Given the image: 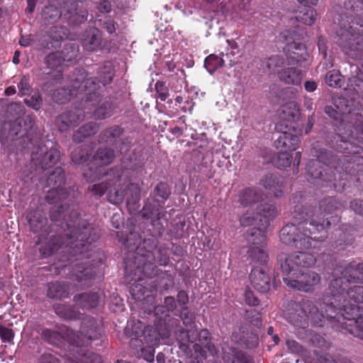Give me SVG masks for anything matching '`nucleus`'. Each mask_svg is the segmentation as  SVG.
Listing matches in <instances>:
<instances>
[{"instance_id": "nucleus-1", "label": "nucleus", "mask_w": 363, "mask_h": 363, "mask_svg": "<svg viewBox=\"0 0 363 363\" xmlns=\"http://www.w3.org/2000/svg\"><path fill=\"white\" fill-rule=\"evenodd\" d=\"M79 216L77 210L64 207L60 220L51 219L54 223L48 226L45 213L39 209L29 212L27 218L31 231L42 232L36 241L40 245V257L47 258L62 250L55 263L57 273L72 264L69 278L77 286L85 288L91 286L97 267L102 263L101 254L92 250V243L99 238L100 230Z\"/></svg>"}, {"instance_id": "nucleus-2", "label": "nucleus", "mask_w": 363, "mask_h": 363, "mask_svg": "<svg viewBox=\"0 0 363 363\" xmlns=\"http://www.w3.org/2000/svg\"><path fill=\"white\" fill-rule=\"evenodd\" d=\"M171 194V189L167 183L159 182L150 195L142 209L143 218L151 220L152 229H149L150 238H143L135 230H130L125 238L121 232H116L119 242H123L127 250L128 256L125 259L133 260V267L136 270L147 277H155L159 269L155 265V255L153 250L157 245V239L164 232V226L162 221L165 222L167 212L162 209L165 201Z\"/></svg>"}, {"instance_id": "nucleus-3", "label": "nucleus", "mask_w": 363, "mask_h": 363, "mask_svg": "<svg viewBox=\"0 0 363 363\" xmlns=\"http://www.w3.org/2000/svg\"><path fill=\"white\" fill-rule=\"evenodd\" d=\"M342 207L341 202L335 197L328 196L319 201L320 213L311 206L297 204L292 212L294 223L284 225L279 232V239L285 245L307 250L315 247L316 244L326 238L325 228L332 223L328 215L333 214Z\"/></svg>"}, {"instance_id": "nucleus-4", "label": "nucleus", "mask_w": 363, "mask_h": 363, "mask_svg": "<svg viewBox=\"0 0 363 363\" xmlns=\"http://www.w3.org/2000/svg\"><path fill=\"white\" fill-rule=\"evenodd\" d=\"M316 160H312L307 164L308 179L320 188L334 189L343 191L353 176L363 172V157L337 155L331 151L313 147Z\"/></svg>"}, {"instance_id": "nucleus-5", "label": "nucleus", "mask_w": 363, "mask_h": 363, "mask_svg": "<svg viewBox=\"0 0 363 363\" xmlns=\"http://www.w3.org/2000/svg\"><path fill=\"white\" fill-rule=\"evenodd\" d=\"M284 307V318L293 326L294 333L300 339H306L311 334L309 322L316 327L330 325L327 315V313H330V308L324 303L323 298L320 304V311L308 299H303L300 302L290 301Z\"/></svg>"}, {"instance_id": "nucleus-6", "label": "nucleus", "mask_w": 363, "mask_h": 363, "mask_svg": "<svg viewBox=\"0 0 363 363\" xmlns=\"http://www.w3.org/2000/svg\"><path fill=\"white\" fill-rule=\"evenodd\" d=\"M65 183V171L61 167H56L46 180V186L51 187V189L48 191L45 200L48 203L54 205L50 210V217L52 220H60L64 213V207H74L78 198L79 193L74 186L64 188L62 186Z\"/></svg>"}, {"instance_id": "nucleus-7", "label": "nucleus", "mask_w": 363, "mask_h": 363, "mask_svg": "<svg viewBox=\"0 0 363 363\" xmlns=\"http://www.w3.org/2000/svg\"><path fill=\"white\" fill-rule=\"evenodd\" d=\"M335 274L340 277L331 280L327 291L323 295L324 303L329 306L331 312L333 306L340 303L350 283H363V262L358 264L348 263L340 265L335 269Z\"/></svg>"}, {"instance_id": "nucleus-8", "label": "nucleus", "mask_w": 363, "mask_h": 363, "mask_svg": "<svg viewBox=\"0 0 363 363\" xmlns=\"http://www.w3.org/2000/svg\"><path fill=\"white\" fill-rule=\"evenodd\" d=\"M333 312L327 313L330 325L336 331L350 334L363 340V316H359L361 308L357 304L337 303L333 306Z\"/></svg>"}, {"instance_id": "nucleus-9", "label": "nucleus", "mask_w": 363, "mask_h": 363, "mask_svg": "<svg viewBox=\"0 0 363 363\" xmlns=\"http://www.w3.org/2000/svg\"><path fill=\"white\" fill-rule=\"evenodd\" d=\"M277 216L276 207L270 203H264L257 208L256 214L247 213L240 219V224L243 226L255 225L256 227L250 230L247 240L250 247L267 246V237L264 231L269 226L270 222Z\"/></svg>"}, {"instance_id": "nucleus-10", "label": "nucleus", "mask_w": 363, "mask_h": 363, "mask_svg": "<svg viewBox=\"0 0 363 363\" xmlns=\"http://www.w3.org/2000/svg\"><path fill=\"white\" fill-rule=\"evenodd\" d=\"M306 36V29L299 26L285 30L280 33L279 38L285 44L283 51L288 65L299 66L308 60L309 52L302 42Z\"/></svg>"}, {"instance_id": "nucleus-11", "label": "nucleus", "mask_w": 363, "mask_h": 363, "mask_svg": "<svg viewBox=\"0 0 363 363\" xmlns=\"http://www.w3.org/2000/svg\"><path fill=\"white\" fill-rule=\"evenodd\" d=\"M115 74V68L112 63L106 62L98 67L95 77L87 78V75L81 81L85 94L82 100H84L86 104L91 103V105L99 103L102 98V88L111 84Z\"/></svg>"}, {"instance_id": "nucleus-12", "label": "nucleus", "mask_w": 363, "mask_h": 363, "mask_svg": "<svg viewBox=\"0 0 363 363\" xmlns=\"http://www.w3.org/2000/svg\"><path fill=\"white\" fill-rule=\"evenodd\" d=\"M104 335L103 320L92 316L84 317L81 322L79 333L73 330L72 347H89Z\"/></svg>"}, {"instance_id": "nucleus-13", "label": "nucleus", "mask_w": 363, "mask_h": 363, "mask_svg": "<svg viewBox=\"0 0 363 363\" xmlns=\"http://www.w3.org/2000/svg\"><path fill=\"white\" fill-rule=\"evenodd\" d=\"M277 262L283 276H285L296 274L302 271V268L313 267L316 262V258L313 254L303 251L281 252L277 257Z\"/></svg>"}, {"instance_id": "nucleus-14", "label": "nucleus", "mask_w": 363, "mask_h": 363, "mask_svg": "<svg viewBox=\"0 0 363 363\" xmlns=\"http://www.w3.org/2000/svg\"><path fill=\"white\" fill-rule=\"evenodd\" d=\"M353 127L356 131L355 136L352 133L347 140L340 134H336L333 138L335 143L333 144V147L338 152L346 154L347 156L359 155L363 151L362 146L354 141L358 140L363 144V118L361 115L356 116Z\"/></svg>"}, {"instance_id": "nucleus-15", "label": "nucleus", "mask_w": 363, "mask_h": 363, "mask_svg": "<svg viewBox=\"0 0 363 363\" xmlns=\"http://www.w3.org/2000/svg\"><path fill=\"white\" fill-rule=\"evenodd\" d=\"M180 318L186 328L179 326L175 330L176 338L179 342V348L186 354H191L189 344L196 340L197 331L195 325V315L187 307H183L180 313Z\"/></svg>"}, {"instance_id": "nucleus-16", "label": "nucleus", "mask_w": 363, "mask_h": 363, "mask_svg": "<svg viewBox=\"0 0 363 363\" xmlns=\"http://www.w3.org/2000/svg\"><path fill=\"white\" fill-rule=\"evenodd\" d=\"M7 111L11 114L13 112V116H18L19 121H21V124L23 126L22 130L24 132L22 135V140L25 144L23 145V148L30 150L31 145L37 144L40 140L35 128V117L32 115H26L20 117L24 111V107L20 103H11L9 105Z\"/></svg>"}, {"instance_id": "nucleus-17", "label": "nucleus", "mask_w": 363, "mask_h": 363, "mask_svg": "<svg viewBox=\"0 0 363 363\" xmlns=\"http://www.w3.org/2000/svg\"><path fill=\"white\" fill-rule=\"evenodd\" d=\"M363 1L360 0H345L344 1L345 11L339 14L337 21H340L342 16H349V22L347 28L349 30V38L351 34L359 35L363 38Z\"/></svg>"}, {"instance_id": "nucleus-18", "label": "nucleus", "mask_w": 363, "mask_h": 363, "mask_svg": "<svg viewBox=\"0 0 363 363\" xmlns=\"http://www.w3.org/2000/svg\"><path fill=\"white\" fill-rule=\"evenodd\" d=\"M52 145L48 150L45 145H43L40 140L34 145H31V160L36 164L41 167L42 169H46L53 167L59 160L60 152L59 149L53 145V143L50 142Z\"/></svg>"}, {"instance_id": "nucleus-19", "label": "nucleus", "mask_w": 363, "mask_h": 363, "mask_svg": "<svg viewBox=\"0 0 363 363\" xmlns=\"http://www.w3.org/2000/svg\"><path fill=\"white\" fill-rule=\"evenodd\" d=\"M72 79L71 85L67 88H60L54 91L52 99L57 104H65L72 98L84 94L82 80L87 76V72L84 68H76Z\"/></svg>"}, {"instance_id": "nucleus-20", "label": "nucleus", "mask_w": 363, "mask_h": 363, "mask_svg": "<svg viewBox=\"0 0 363 363\" xmlns=\"http://www.w3.org/2000/svg\"><path fill=\"white\" fill-rule=\"evenodd\" d=\"M320 276L313 271H301L296 274L283 276V281L288 287L305 292L313 291L314 286L320 283Z\"/></svg>"}, {"instance_id": "nucleus-21", "label": "nucleus", "mask_w": 363, "mask_h": 363, "mask_svg": "<svg viewBox=\"0 0 363 363\" xmlns=\"http://www.w3.org/2000/svg\"><path fill=\"white\" fill-rule=\"evenodd\" d=\"M301 130L295 125H285V130H281L279 138L274 141L275 147L279 151H294L300 143Z\"/></svg>"}, {"instance_id": "nucleus-22", "label": "nucleus", "mask_w": 363, "mask_h": 363, "mask_svg": "<svg viewBox=\"0 0 363 363\" xmlns=\"http://www.w3.org/2000/svg\"><path fill=\"white\" fill-rule=\"evenodd\" d=\"M73 330L67 326L62 325L57 329L44 328L41 332V338L47 343L60 347L65 341L72 346Z\"/></svg>"}, {"instance_id": "nucleus-23", "label": "nucleus", "mask_w": 363, "mask_h": 363, "mask_svg": "<svg viewBox=\"0 0 363 363\" xmlns=\"http://www.w3.org/2000/svg\"><path fill=\"white\" fill-rule=\"evenodd\" d=\"M170 335V330L165 322L158 320L153 326L147 325L143 338L145 344L152 345L154 348L155 346L160 343L161 340H164L168 339Z\"/></svg>"}, {"instance_id": "nucleus-24", "label": "nucleus", "mask_w": 363, "mask_h": 363, "mask_svg": "<svg viewBox=\"0 0 363 363\" xmlns=\"http://www.w3.org/2000/svg\"><path fill=\"white\" fill-rule=\"evenodd\" d=\"M199 343H190L189 346L192 345L193 350L196 354V359L199 357L206 358L208 353L212 356L217 354V349L214 344L211 342V333L207 329H202L200 332L197 333V338ZM191 349V347H189Z\"/></svg>"}, {"instance_id": "nucleus-25", "label": "nucleus", "mask_w": 363, "mask_h": 363, "mask_svg": "<svg viewBox=\"0 0 363 363\" xmlns=\"http://www.w3.org/2000/svg\"><path fill=\"white\" fill-rule=\"evenodd\" d=\"M84 118V111L80 108L67 111L59 115L55 120V124L61 133L67 131L70 128L79 125Z\"/></svg>"}, {"instance_id": "nucleus-26", "label": "nucleus", "mask_w": 363, "mask_h": 363, "mask_svg": "<svg viewBox=\"0 0 363 363\" xmlns=\"http://www.w3.org/2000/svg\"><path fill=\"white\" fill-rule=\"evenodd\" d=\"M121 169L119 168L111 169L106 176L107 179L99 184H93L89 187V190L94 195L101 197L112 186L116 185L121 178Z\"/></svg>"}, {"instance_id": "nucleus-27", "label": "nucleus", "mask_w": 363, "mask_h": 363, "mask_svg": "<svg viewBox=\"0 0 363 363\" xmlns=\"http://www.w3.org/2000/svg\"><path fill=\"white\" fill-rule=\"evenodd\" d=\"M131 352L138 358H143L148 362L155 359V348L145 344L143 337H131L130 340Z\"/></svg>"}, {"instance_id": "nucleus-28", "label": "nucleus", "mask_w": 363, "mask_h": 363, "mask_svg": "<svg viewBox=\"0 0 363 363\" xmlns=\"http://www.w3.org/2000/svg\"><path fill=\"white\" fill-rule=\"evenodd\" d=\"M124 132V128L120 125H111L101 131L99 135L100 140L116 148L122 149V145L125 144V141L121 138V136Z\"/></svg>"}, {"instance_id": "nucleus-29", "label": "nucleus", "mask_w": 363, "mask_h": 363, "mask_svg": "<svg viewBox=\"0 0 363 363\" xmlns=\"http://www.w3.org/2000/svg\"><path fill=\"white\" fill-rule=\"evenodd\" d=\"M81 43L84 50L88 52L96 51L102 43V35L99 29L91 27L82 35Z\"/></svg>"}, {"instance_id": "nucleus-30", "label": "nucleus", "mask_w": 363, "mask_h": 363, "mask_svg": "<svg viewBox=\"0 0 363 363\" xmlns=\"http://www.w3.org/2000/svg\"><path fill=\"white\" fill-rule=\"evenodd\" d=\"M250 279L252 286L257 291L264 294L269 291L271 279L262 268H253L250 274Z\"/></svg>"}, {"instance_id": "nucleus-31", "label": "nucleus", "mask_w": 363, "mask_h": 363, "mask_svg": "<svg viewBox=\"0 0 363 363\" xmlns=\"http://www.w3.org/2000/svg\"><path fill=\"white\" fill-rule=\"evenodd\" d=\"M259 185L271 191L275 197L283 194L284 179L277 174H265L259 182Z\"/></svg>"}, {"instance_id": "nucleus-32", "label": "nucleus", "mask_w": 363, "mask_h": 363, "mask_svg": "<svg viewBox=\"0 0 363 363\" xmlns=\"http://www.w3.org/2000/svg\"><path fill=\"white\" fill-rule=\"evenodd\" d=\"M64 3L65 10L67 12V13H65L64 15L67 18L69 24L73 26L79 25L87 20V11L79 9L78 4L76 1Z\"/></svg>"}, {"instance_id": "nucleus-33", "label": "nucleus", "mask_w": 363, "mask_h": 363, "mask_svg": "<svg viewBox=\"0 0 363 363\" xmlns=\"http://www.w3.org/2000/svg\"><path fill=\"white\" fill-rule=\"evenodd\" d=\"M88 347H73L74 354L69 357L71 363H102L101 357L87 349Z\"/></svg>"}, {"instance_id": "nucleus-34", "label": "nucleus", "mask_w": 363, "mask_h": 363, "mask_svg": "<svg viewBox=\"0 0 363 363\" xmlns=\"http://www.w3.org/2000/svg\"><path fill=\"white\" fill-rule=\"evenodd\" d=\"M279 80L290 85H300L303 78L302 71L295 67H283L277 73Z\"/></svg>"}, {"instance_id": "nucleus-35", "label": "nucleus", "mask_w": 363, "mask_h": 363, "mask_svg": "<svg viewBox=\"0 0 363 363\" xmlns=\"http://www.w3.org/2000/svg\"><path fill=\"white\" fill-rule=\"evenodd\" d=\"M126 206L130 213H135L140 208V188L138 184H130L125 189Z\"/></svg>"}, {"instance_id": "nucleus-36", "label": "nucleus", "mask_w": 363, "mask_h": 363, "mask_svg": "<svg viewBox=\"0 0 363 363\" xmlns=\"http://www.w3.org/2000/svg\"><path fill=\"white\" fill-rule=\"evenodd\" d=\"M223 359L227 363H254L251 355L233 347L229 348V352L223 353Z\"/></svg>"}, {"instance_id": "nucleus-37", "label": "nucleus", "mask_w": 363, "mask_h": 363, "mask_svg": "<svg viewBox=\"0 0 363 363\" xmlns=\"http://www.w3.org/2000/svg\"><path fill=\"white\" fill-rule=\"evenodd\" d=\"M357 235V228L353 225L347 226L335 240V246L339 250H343L348 246L352 245L355 242Z\"/></svg>"}, {"instance_id": "nucleus-38", "label": "nucleus", "mask_w": 363, "mask_h": 363, "mask_svg": "<svg viewBox=\"0 0 363 363\" xmlns=\"http://www.w3.org/2000/svg\"><path fill=\"white\" fill-rule=\"evenodd\" d=\"M73 301L82 309H91L99 305V296L96 292H85L75 295Z\"/></svg>"}, {"instance_id": "nucleus-39", "label": "nucleus", "mask_w": 363, "mask_h": 363, "mask_svg": "<svg viewBox=\"0 0 363 363\" xmlns=\"http://www.w3.org/2000/svg\"><path fill=\"white\" fill-rule=\"evenodd\" d=\"M69 287L65 282L53 281L48 284L47 296L51 299H63L69 297Z\"/></svg>"}, {"instance_id": "nucleus-40", "label": "nucleus", "mask_w": 363, "mask_h": 363, "mask_svg": "<svg viewBox=\"0 0 363 363\" xmlns=\"http://www.w3.org/2000/svg\"><path fill=\"white\" fill-rule=\"evenodd\" d=\"M53 309L55 313L64 320H72L80 318V312L70 305L57 303L53 306Z\"/></svg>"}, {"instance_id": "nucleus-41", "label": "nucleus", "mask_w": 363, "mask_h": 363, "mask_svg": "<svg viewBox=\"0 0 363 363\" xmlns=\"http://www.w3.org/2000/svg\"><path fill=\"white\" fill-rule=\"evenodd\" d=\"M345 296L340 302V306L363 303V286H354L346 290Z\"/></svg>"}, {"instance_id": "nucleus-42", "label": "nucleus", "mask_w": 363, "mask_h": 363, "mask_svg": "<svg viewBox=\"0 0 363 363\" xmlns=\"http://www.w3.org/2000/svg\"><path fill=\"white\" fill-rule=\"evenodd\" d=\"M99 128V125L95 122L85 123L74 133L72 140L75 143H82L86 138L94 135Z\"/></svg>"}, {"instance_id": "nucleus-43", "label": "nucleus", "mask_w": 363, "mask_h": 363, "mask_svg": "<svg viewBox=\"0 0 363 363\" xmlns=\"http://www.w3.org/2000/svg\"><path fill=\"white\" fill-rule=\"evenodd\" d=\"M264 194L255 187H247L244 189L240 194V201L243 206H248L253 203H257L261 201L263 198Z\"/></svg>"}, {"instance_id": "nucleus-44", "label": "nucleus", "mask_w": 363, "mask_h": 363, "mask_svg": "<svg viewBox=\"0 0 363 363\" xmlns=\"http://www.w3.org/2000/svg\"><path fill=\"white\" fill-rule=\"evenodd\" d=\"M62 12L55 5L45 6L41 12L43 22L45 25H52L57 23L62 17Z\"/></svg>"}, {"instance_id": "nucleus-45", "label": "nucleus", "mask_w": 363, "mask_h": 363, "mask_svg": "<svg viewBox=\"0 0 363 363\" xmlns=\"http://www.w3.org/2000/svg\"><path fill=\"white\" fill-rule=\"evenodd\" d=\"M143 279L139 277L138 280L133 283L130 287V294L135 301H142L145 296H149L151 290L145 285Z\"/></svg>"}, {"instance_id": "nucleus-46", "label": "nucleus", "mask_w": 363, "mask_h": 363, "mask_svg": "<svg viewBox=\"0 0 363 363\" xmlns=\"http://www.w3.org/2000/svg\"><path fill=\"white\" fill-rule=\"evenodd\" d=\"M265 247L261 246L250 247L247 250V255L250 261L260 264H266L268 262L269 257Z\"/></svg>"}, {"instance_id": "nucleus-47", "label": "nucleus", "mask_w": 363, "mask_h": 363, "mask_svg": "<svg viewBox=\"0 0 363 363\" xmlns=\"http://www.w3.org/2000/svg\"><path fill=\"white\" fill-rule=\"evenodd\" d=\"M300 116L299 108L295 102H290L282 107L281 118L290 123V125L298 120Z\"/></svg>"}, {"instance_id": "nucleus-48", "label": "nucleus", "mask_w": 363, "mask_h": 363, "mask_svg": "<svg viewBox=\"0 0 363 363\" xmlns=\"http://www.w3.org/2000/svg\"><path fill=\"white\" fill-rule=\"evenodd\" d=\"M114 110L113 104L110 101H106L95 108L93 116L96 120H104L112 116Z\"/></svg>"}, {"instance_id": "nucleus-49", "label": "nucleus", "mask_w": 363, "mask_h": 363, "mask_svg": "<svg viewBox=\"0 0 363 363\" xmlns=\"http://www.w3.org/2000/svg\"><path fill=\"white\" fill-rule=\"evenodd\" d=\"M221 56H218L215 54H211L206 57L204 61V67L206 70L213 74L218 68L221 67L224 65V60L223 59V52H221Z\"/></svg>"}, {"instance_id": "nucleus-50", "label": "nucleus", "mask_w": 363, "mask_h": 363, "mask_svg": "<svg viewBox=\"0 0 363 363\" xmlns=\"http://www.w3.org/2000/svg\"><path fill=\"white\" fill-rule=\"evenodd\" d=\"M326 84L333 88H340L345 82L344 77L337 69L328 71L325 77Z\"/></svg>"}, {"instance_id": "nucleus-51", "label": "nucleus", "mask_w": 363, "mask_h": 363, "mask_svg": "<svg viewBox=\"0 0 363 363\" xmlns=\"http://www.w3.org/2000/svg\"><path fill=\"white\" fill-rule=\"evenodd\" d=\"M47 67L51 69H57L58 72H62V66L65 61L60 52H55L49 54L45 60Z\"/></svg>"}, {"instance_id": "nucleus-52", "label": "nucleus", "mask_w": 363, "mask_h": 363, "mask_svg": "<svg viewBox=\"0 0 363 363\" xmlns=\"http://www.w3.org/2000/svg\"><path fill=\"white\" fill-rule=\"evenodd\" d=\"M115 157L114 150L109 147H100L97 150L95 160L103 165L111 164Z\"/></svg>"}, {"instance_id": "nucleus-53", "label": "nucleus", "mask_w": 363, "mask_h": 363, "mask_svg": "<svg viewBox=\"0 0 363 363\" xmlns=\"http://www.w3.org/2000/svg\"><path fill=\"white\" fill-rule=\"evenodd\" d=\"M284 64V58L281 55H275L265 59L262 62V66L266 67L269 72H273Z\"/></svg>"}, {"instance_id": "nucleus-54", "label": "nucleus", "mask_w": 363, "mask_h": 363, "mask_svg": "<svg viewBox=\"0 0 363 363\" xmlns=\"http://www.w3.org/2000/svg\"><path fill=\"white\" fill-rule=\"evenodd\" d=\"M316 12L311 8L305 9L303 11H299L296 18L298 21L305 25L311 26L315 23Z\"/></svg>"}, {"instance_id": "nucleus-55", "label": "nucleus", "mask_w": 363, "mask_h": 363, "mask_svg": "<svg viewBox=\"0 0 363 363\" xmlns=\"http://www.w3.org/2000/svg\"><path fill=\"white\" fill-rule=\"evenodd\" d=\"M65 62H72L79 53V47L75 43H69L60 52Z\"/></svg>"}, {"instance_id": "nucleus-56", "label": "nucleus", "mask_w": 363, "mask_h": 363, "mask_svg": "<svg viewBox=\"0 0 363 363\" xmlns=\"http://www.w3.org/2000/svg\"><path fill=\"white\" fill-rule=\"evenodd\" d=\"M68 30L65 26H52L48 31V36L54 41H61L67 37Z\"/></svg>"}, {"instance_id": "nucleus-57", "label": "nucleus", "mask_w": 363, "mask_h": 363, "mask_svg": "<svg viewBox=\"0 0 363 363\" xmlns=\"http://www.w3.org/2000/svg\"><path fill=\"white\" fill-rule=\"evenodd\" d=\"M90 153L89 152V150L86 149H82L80 147L72 151L71 155L72 161L74 163L79 164L85 163L88 161Z\"/></svg>"}, {"instance_id": "nucleus-58", "label": "nucleus", "mask_w": 363, "mask_h": 363, "mask_svg": "<svg viewBox=\"0 0 363 363\" xmlns=\"http://www.w3.org/2000/svg\"><path fill=\"white\" fill-rule=\"evenodd\" d=\"M292 158V155L287 152L280 151L275 158V165L279 169H285L291 165Z\"/></svg>"}, {"instance_id": "nucleus-59", "label": "nucleus", "mask_w": 363, "mask_h": 363, "mask_svg": "<svg viewBox=\"0 0 363 363\" xmlns=\"http://www.w3.org/2000/svg\"><path fill=\"white\" fill-rule=\"evenodd\" d=\"M169 248L165 245H161L157 251V262L160 266L166 267L169 264Z\"/></svg>"}, {"instance_id": "nucleus-60", "label": "nucleus", "mask_w": 363, "mask_h": 363, "mask_svg": "<svg viewBox=\"0 0 363 363\" xmlns=\"http://www.w3.org/2000/svg\"><path fill=\"white\" fill-rule=\"evenodd\" d=\"M24 103L34 110H39L43 104V99L38 91L34 92L30 96L24 99Z\"/></svg>"}, {"instance_id": "nucleus-61", "label": "nucleus", "mask_w": 363, "mask_h": 363, "mask_svg": "<svg viewBox=\"0 0 363 363\" xmlns=\"http://www.w3.org/2000/svg\"><path fill=\"white\" fill-rule=\"evenodd\" d=\"M101 171V167H96L94 169L92 167H89L87 169L84 170L83 176L87 182H94L100 179Z\"/></svg>"}, {"instance_id": "nucleus-62", "label": "nucleus", "mask_w": 363, "mask_h": 363, "mask_svg": "<svg viewBox=\"0 0 363 363\" xmlns=\"http://www.w3.org/2000/svg\"><path fill=\"white\" fill-rule=\"evenodd\" d=\"M245 317L253 325L259 328L262 325V317L259 311L250 309L246 311Z\"/></svg>"}, {"instance_id": "nucleus-63", "label": "nucleus", "mask_w": 363, "mask_h": 363, "mask_svg": "<svg viewBox=\"0 0 363 363\" xmlns=\"http://www.w3.org/2000/svg\"><path fill=\"white\" fill-rule=\"evenodd\" d=\"M155 89L157 95V98L160 99L162 101H166L169 94V89L166 86L165 82L157 81L155 84Z\"/></svg>"}, {"instance_id": "nucleus-64", "label": "nucleus", "mask_w": 363, "mask_h": 363, "mask_svg": "<svg viewBox=\"0 0 363 363\" xmlns=\"http://www.w3.org/2000/svg\"><path fill=\"white\" fill-rule=\"evenodd\" d=\"M175 104L184 112H191L194 107V103L189 98L184 100L182 96H177L175 99Z\"/></svg>"}]
</instances>
